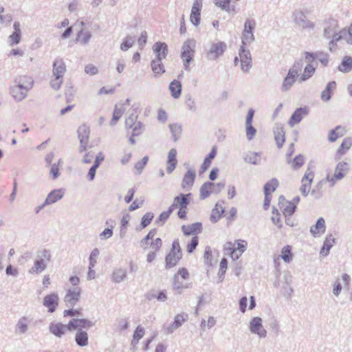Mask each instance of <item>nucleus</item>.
<instances>
[{
  "instance_id": "c85d7f7f",
  "label": "nucleus",
  "mask_w": 352,
  "mask_h": 352,
  "mask_svg": "<svg viewBox=\"0 0 352 352\" xmlns=\"http://www.w3.org/2000/svg\"><path fill=\"white\" fill-rule=\"evenodd\" d=\"M75 341L79 346H87L89 344L88 333L85 331L78 329L75 335Z\"/></svg>"
},
{
  "instance_id": "69168bd1",
  "label": "nucleus",
  "mask_w": 352,
  "mask_h": 352,
  "mask_svg": "<svg viewBox=\"0 0 352 352\" xmlns=\"http://www.w3.org/2000/svg\"><path fill=\"white\" fill-rule=\"evenodd\" d=\"M234 245H236V247H235L236 251L243 254L246 250L248 243L245 241L236 240Z\"/></svg>"
},
{
  "instance_id": "f3484780",
  "label": "nucleus",
  "mask_w": 352,
  "mask_h": 352,
  "mask_svg": "<svg viewBox=\"0 0 352 352\" xmlns=\"http://www.w3.org/2000/svg\"><path fill=\"white\" fill-rule=\"evenodd\" d=\"M314 175L309 169H307L301 180L300 192L302 195L307 196L310 191L311 184Z\"/></svg>"
},
{
  "instance_id": "0eeeda50",
  "label": "nucleus",
  "mask_w": 352,
  "mask_h": 352,
  "mask_svg": "<svg viewBox=\"0 0 352 352\" xmlns=\"http://www.w3.org/2000/svg\"><path fill=\"white\" fill-rule=\"evenodd\" d=\"M227 47L226 44L222 41L210 43L206 50V58L209 60H215L221 56Z\"/></svg>"
},
{
  "instance_id": "bf43d9fd",
  "label": "nucleus",
  "mask_w": 352,
  "mask_h": 352,
  "mask_svg": "<svg viewBox=\"0 0 352 352\" xmlns=\"http://www.w3.org/2000/svg\"><path fill=\"white\" fill-rule=\"evenodd\" d=\"M153 217H154V215L152 212L146 213L142 218V221H141L142 228H144L146 226H148L151 223Z\"/></svg>"
},
{
  "instance_id": "9d476101",
  "label": "nucleus",
  "mask_w": 352,
  "mask_h": 352,
  "mask_svg": "<svg viewBox=\"0 0 352 352\" xmlns=\"http://www.w3.org/2000/svg\"><path fill=\"white\" fill-rule=\"evenodd\" d=\"M239 56L241 62V68L243 72H248L252 67V56L246 45H241Z\"/></svg>"
},
{
  "instance_id": "1a4fd4ad",
  "label": "nucleus",
  "mask_w": 352,
  "mask_h": 352,
  "mask_svg": "<svg viewBox=\"0 0 352 352\" xmlns=\"http://www.w3.org/2000/svg\"><path fill=\"white\" fill-rule=\"evenodd\" d=\"M256 23L253 19H246L241 35V45H248L252 43L255 38L253 31L255 29Z\"/></svg>"
},
{
  "instance_id": "a19ab883",
  "label": "nucleus",
  "mask_w": 352,
  "mask_h": 352,
  "mask_svg": "<svg viewBox=\"0 0 352 352\" xmlns=\"http://www.w3.org/2000/svg\"><path fill=\"white\" fill-rule=\"evenodd\" d=\"M223 212L224 207L222 204L217 203L212 210L210 221L213 223L217 222Z\"/></svg>"
},
{
  "instance_id": "f8f14e48",
  "label": "nucleus",
  "mask_w": 352,
  "mask_h": 352,
  "mask_svg": "<svg viewBox=\"0 0 352 352\" xmlns=\"http://www.w3.org/2000/svg\"><path fill=\"white\" fill-rule=\"evenodd\" d=\"M78 133L80 141L79 152L82 153L86 151L89 142V127L85 124L81 125L78 129Z\"/></svg>"
},
{
  "instance_id": "09e8293b",
  "label": "nucleus",
  "mask_w": 352,
  "mask_h": 352,
  "mask_svg": "<svg viewBox=\"0 0 352 352\" xmlns=\"http://www.w3.org/2000/svg\"><path fill=\"white\" fill-rule=\"evenodd\" d=\"M30 322V320H28L26 317H22L20 318L16 324V330L20 333H25L28 329V324Z\"/></svg>"
},
{
  "instance_id": "774afa93",
  "label": "nucleus",
  "mask_w": 352,
  "mask_h": 352,
  "mask_svg": "<svg viewBox=\"0 0 352 352\" xmlns=\"http://www.w3.org/2000/svg\"><path fill=\"white\" fill-rule=\"evenodd\" d=\"M85 72L87 74L93 76L98 73V69L97 67L92 64H88L85 67Z\"/></svg>"
},
{
  "instance_id": "f257e3e1",
  "label": "nucleus",
  "mask_w": 352,
  "mask_h": 352,
  "mask_svg": "<svg viewBox=\"0 0 352 352\" xmlns=\"http://www.w3.org/2000/svg\"><path fill=\"white\" fill-rule=\"evenodd\" d=\"M52 75L50 82V87L55 91L60 89L65 74L67 71L65 63L63 58H56L53 63Z\"/></svg>"
},
{
  "instance_id": "6e6552de",
  "label": "nucleus",
  "mask_w": 352,
  "mask_h": 352,
  "mask_svg": "<svg viewBox=\"0 0 352 352\" xmlns=\"http://www.w3.org/2000/svg\"><path fill=\"white\" fill-rule=\"evenodd\" d=\"M248 329L252 334L257 336L260 339H263L267 337V330L263 327V320L260 317H253L250 319Z\"/></svg>"
},
{
  "instance_id": "603ef678",
  "label": "nucleus",
  "mask_w": 352,
  "mask_h": 352,
  "mask_svg": "<svg viewBox=\"0 0 352 352\" xmlns=\"http://www.w3.org/2000/svg\"><path fill=\"white\" fill-rule=\"evenodd\" d=\"M144 335V329L141 326H138L134 332L133 338L131 342L132 344L133 345L137 344L138 342H139V340L143 338Z\"/></svg>"
},
{
  "instance_id": "58836bf2",
  "label": "nucleus",
  "mask_w": 352,
  "mask_h": 352,
  "mask_svg": "<svg viewBox=\"0 0 352 352\" xmlns=\"http://www.w3.org/2000/svg\"><path fill=\"white\" fill-rule=\"evenodd\" d=\"M186 321V318L182 314H178L175 317L174 322L173 324L166 328L167 333H171L175 329L179 328L182 325V324Z\"/></svg>"
},
{
  "instance_id": "20e7f679",
  "label": "nucleus",
  "mask_w": 352,
  "mask_h": 352,
  "mask_svg": "<svg viewBox=\"0 0 352 352\" xmlns=\"http://www.w3.org/2000/svg\"><path fill=\"white\" fill-rule=\"evenodd\" d=\"M75 25L78 28L76 42L82 45H87L92 38V33L87 23L78 20Z\"/></svg>"
},
{
  "instance_id": "7ed1b4c3",
  "label": "nucleus",
  "mask_w": 352,
  "mask_h": 352,
  "mask_svg": "<svg viewBox=\"0 0 352 352\" xmlns=\"http://www.w3.org/2000/svg\"><path fill=\"white\" fill-rule=\"evenodd\" d=\"M51 259V252L46 249L39 250L36 252L33 266L28 272L32 274H39L47 268V263Z\"/></svg>"
},
{
  "instance_id": "6e6d98bb",
  "label": "nucleus",
  "mask_w": 352,
  "mask_h": 352,
  "mask_svg": "<svg viewBox=\"0 0 352 352\" xmlns=\"http://www.w3.org/2000/svg\"><path fill=\"white\" fill-rule=\"evenodd\" d=\"M123 113L124 109H122V108H119L117 105H116L113 114V118L110 122V124L112 126L115 125L117 123L118 120L121 118Z\"/></svg>"
},
{
  "instance_id": "c756f323",
  "label": "nucleus",
  "mask_w": 352,
  "mask_h": 352,
  "mask_svg": "<svg viewBox=\"0 0 352 352\" xmlns=\"http://www.w3.org/2000/svg\"><path fill=\"white\" fill-rule=\"evenodd\" d=\"M14 83L25 87L30 90L34 85V80L32 77L26 75L19 76L15 78Z\"/></svg>"
},
{
  "instance_id": "6ab92c4d",
  "label": "nucleus",
  "mask_w": 352,
  "mask_h": 352,
  "mask_svg": "<svg viewBox=\"0 0 352 352\" xmlns=\"http://www.w3.org/2000/svg\"><path fill=\"white\" fill-rule=\"evenodd\" d=\"M294 22L296 25L302 29L312 30L314 27V23L307 20L302 12H298L294 14Z\"/></svg>"
},
{
  "instance_id": "f03ea898",
  "label": "nucleus",
  "mask_w": 352,
  "mask_h": 352,
  "mask_svg": "<svg viewBox=\"0 0 352 352\" xmlns=\"http://www.w3.org/2000/svg\"><path fill=\"white\" fill-rule=\"evenodd\" d=\"M303 67V60L299 59L294 62L289 69L287 74L284 78L281 85V91L287 92L291 89L296 81L299 78V73Z\"/></svg>"
},
{
  "instance_id": "473e14b6",
  "label": "nucleus",
  "mask_w": 352,
  "mask_h": 352,
  "mask_svg": "<svg viewBox=\"0 0 352 352\" xmlns=\"http://www.w3.org/2000/svg\"><path fill=\"white\" fill-rule=\"evenodd\" d=\"M316 69V65H314L311 63H308L305 66L303 73L301 75L299 74L300 77L298 78V81L300 82H304V81H306L307 80H308L309 78H311L314 74Z\"/></svg>"
},
{
  "instance_id": "a211bd4d",
  "label": "nucleus",
  "mask_w": 352,
  "mask_h": 352,
  "mask_svg": "<svg viewBox=\"0 0 352 352\" xmlns=\"http://www.w3.org/2000/svg\"><path fill=\"white\" fill-rule=\"evenodd\" d=\"M153 51L155 56V59L162 60L168 54V45L163 42H156L153 46Z\"/></svg>"
},
{
  "instance_id": "7c9ffc66",
  "label": "nucleus",
  "mask_w": 352,
  "mask_h": 352,
  "mask_svg": "<svg viewBox=\"0 0 352 352\" xmlns=\"http://www.w3.org/2000/svg\"><path fill=\"white\" fill-rule=\"evenodd\" d=\"M182 258V253L180 251L174 252L170 251L169 254L166 256V267H173Z\"/></svg>"
},
{
  "instance_id": "37998d69",
  "label": "nucleus",
  "mask_w": 352,
  "mask_h": 352,
  "mask_svg": "<svg viewBox=\"0 0 352 352\" xmlns=\"http://www.w3.org/2000/svg\"><path fill=\"white\" fill-rule=\"evenodd\" d=\"M162 61V60L157 59H153L151 61V66L155 75L162 74L165 73V68Z\"/></svg>"
},
{
  "instance_id": "412c9836",
  "label": "nucleus",
  "mask_w": 352,
  "mask_h": 352,
  "mask_svg": "<svg viewBox=\"0 0 352 352\" xmlns=\"http://www.w3.org/2000/svg\"><path fill=\"white\" fill-rule=\"evenodd\" d=\"M59 298L55 293L47 295L43 299V305L48 309V311L53 313L58 306Z\"/></svg>"
},
{
  "instance_id": "338daca9",
  "label": "nucleus",
  "mask_w": 352,
  "mask_h": 352,
  "mask_svg": "<svg viewBox=\"0 0 352 352\" xmlns=\"http://www.w3.org/2000/svg\"><path fill=\"white\" fill-rule=\"evenodd\" d=\"M116 326V329L118 331H125L126 329H127V328L129 327V324H128L126 319L122 318V319L119 320L117 322Z\"/></svg>"
},
{
  "instance_id": "8fccbe9b",
  "label": "nucleus",
  "mask_w": 352,
  "mask_h": 352,
  "mask_svg": "<svg viewBox=\"0 0 352 352\" xmlns=\"http://www.w3.org/2000/svg\"><path fill=\"white\" fill-rule=\"evenodd\" d=\"M170 132L172 133L173 140L176 142L180 137L182 133V127L177 124H170L169 125Z\"/></svg>"
},
{
  "instance_id": "dca6fc26",
  "label": "nucleus",
  "mask_w": 352,
  "mask_h": 352,
  "mask_svg": "<svg viewBox=\"0 0 352 352\" xmlns=\"http://www.w3.org/2000/svg\"><path fill=\"white\" fill-rule=\"evenodd\" d=\"M202 0H194L190 16V22L195 26L199 25L201 19Z\"/></svg>"
},
{
  "instance_id": "4be33fe9",
  "label": "nucleus",
  "mask_w": 352,
  "mask_h": 352,
  "mask_svg": "<svg viewBox=\"0 0 352 352\" xmlns=\"http://www.w3.org/2000/svg\"><path fill=\"white\" fill-rule=\"evenodd\" d=\"M126 279L127 271L122 267L115 268L111 274V280L114 283H120Z\"/></svg>"
},
{
  "instance_id": "0e129e2a",
  "label": "nucleus",
  "mask_w": 352,
  "mask_h": 352,
  "mask_svg": "<svg viewBox=\"0 0 352 352\" xmlns=\"http://www.w3.org/2000/svg\"><path fill=\"white\" fill-rule=\"evenodd\" d=\"M292 168L298 169L301 167L304 164V157L302 155H299L296 156L291 162Z\"/></svg>"
},
{
  "instance_id": "13d9d810",
  "label": "nucleus",
  "mask_w": 352,
  "mask_h": 352,
  "mask_svg": "<svg viewBox=\"0 0 352 352\" xmlns=\"http://www.w3.org/2000/svg\"><path fill=\"white\" fill-rule=\"evenodd\" d=\"M281 258L285 263H289L291 260L292 253L289 245L284 246L281 251Z\"/></svg>"
},
{
  "instance_id": "ea45409f",
  "label": "nucleus",
  "mask_w": 352,
  "mask_h": 352,
  "mask_svg": "<svg viewBox=\"0 0 352 352\" xmlns=\"http://www.w3.org/2000/svg\"><path fill=\"white\" fill-rule=\"evenodd\" d=\"M338 69L342 73H349L352 69V57L344 56L338 66Z\"/></svg>"
},
{
  "instance_id": "393cba45",
  "label": "nucleus",
  "mask_w": 352,
  "mask_h": 352,
  "mask_svg": "<svg viewBox=\"0 0 352 352\" xmlns=\"http://www.w3.org/2000/svg\"><path fill=\"white\" fill-rule=\"evenodd\" d=\"M177 151L175 148H171L168 154L167 167L166 170L168 173L170 174L175 170L177 166Z\"/></svg>"
},
{
  "instance_id": "c9c22d12",
  "label": "nucleus",
  "mask_w": 352,
  "mask_h": 352,
  "mask_svg": "<svg viewBox=\"0 0 352 352\" xmlns=\"http://www.w3.org/2000/svg\"><path fill=\"white\" fill-rule=\"evenodd\" d=\"M336 87V82L335 81L329 82L325 89L321 93V99L323 101L327 102L331 98V94Z\"/></svg>"
},
{
  "instance_id": "5fc2aeb1",
  "label": "nucleus",
  "mask_w": 352,
  "mask_h": 352,
  "mask_svg": "<svg viewBox=\"0 0 352 352\" xmlns=\"http://www.w3.org/2000/svg\"><path fill=\"white\" fill-rule=\"evenodd\" d=\"M343 34H342V30L339 31L338 32H336L332 36V40L329 43V50L331 51H333L335 48V45L336 43L341 39H343Z\"/></svg>"
},
{
  "instance_id": "b1692460",
  "label": "nucleus",
  "mask_w": 352,
  "mask_h": 352,
  "mask_svg": "<svg viewBox=\"0 0 352 352\" xmlns=\"http://www.w3.org/2000/svg\"><path fill=\"white\" fill-rule=\"evenodd\" d=\"M190 195L191 194L188 193L186 195L181 194L180 195L175 197L170 208H172L173 211L176 208H186L189 204L188 197H190Z\"/></svg>"
},
{
  "instance_id": "2f4dec72",
  "label": "nucleus",
  "mask_w": 352,
  "mask_h": 352,
  "mask_svg": "<svg viewBox=\"0 0 352 352\" xmlns=\"http://www.w3.org/2000/svg\"><path fill=\"white\" fill-rule=\"evenodd\" d=\"M335 243V239L332 234H329L326 237L323 246L322 247L320 254L322 256H327L329 254L331 248Z\"/></svg>"
},
{
  "instance_id": "f704fd0d",
  "label": "nucleus",
  "mask_w": 352,
  "mask_h": 352,
  "mask_svg": "<svg viewBox=\"0 0 352 352\" xmlns=\"http://www.w3.org/2000/svg\"><path fill=\"white\" fill-rule=\"evenodd\" d=\"M201 223H195L188 226H183L182 229L185 235L195 234L201 231Z\"/></svg>"
},
{
  "instance_id": "864d4df0",
  "label": "nucleus",
  "mask_w": 352,
  "mask_h": 352,
  "mask_svg": "<svg viewBox=\"0 0 352 352\" xmlns=\"http://www.w3.org/2000/svg\"><path fill=\"white\" fill-rule=\"evenodd\" d=\"M134 42H135V38L133 36H127L123 40V42L122 43L121 45H120V49L122 51H126L133 46Z\"/></svg>"
},
{
  "instance_id": "cd10ccee",
  "label": "nucleus",
  "mask_w": 352,
  "mask_h": 352,
  "mask_svg": "<svg viewBox=\"0 0 352 352\" xmlns=\"http://www.w3.org/2000/svg\"><path fill=\"white\" fill-rule=\"evenodd\" d=\"M346 133V130L345 127L338 125L334 129L329 131L328 140L331 142H334L338 140V138L344 135Z\"/></svg>"
},
{
  "instance_id": "4468645a",
  "label": "nucleus",
  "mask_w": 352,
  "mask_h": 352,
  "mask_svg": "<svg viewBox=\"0 0 352 352\" xmlns=\"http://www.w3.org/2000/svg\"><path fill=\"white\" fill-rule=\"evenodd\" d=\"M94 325V322L87 319L73 318L69 322V331H74L82 329H89Z\"/></svg>"
},
{
  "instance_id": "a878e982",
  "label": "nucleus",
  "mask_w": 352,
  "mask_h": 352,
  "mask_svg": "<svg viewBox=\"0 0 352 352\" xmlns=\"http://www.w3.org/2000/svg\"><path fill=\"white\" fill-rule=\"evenodd\" d=\"M230 2L231 0H214L215 6L220 8L222 10L231 14L237 13L235 6L231 5Z\"/></svg>"
},
{
  "instance_id": "bb28decb",
  "label": "nucleus",
  "mask_w": 352,
  "mask_h": 352,
  "mask_svg": "<svg viewBox=\"0 0 352 352\" xmlns=\"http://www.w3.org/2000/svg\"><path fill=\"white\" fill-rule=\"evenodd\" d=\"M64 195L63 189H56L51 191L45 200V204L50 205L61 199Z\"/></svg>"
},
{
  "instance_id": "5701e85b",
  "label": "nucleus",
  "mask_w": 352,
  "mask_h": 352,
  "mask_svg": "<svg viewBox=\"0 0 352 352\" xmlns=\"http://www.w3.org/2000/svg\"><path fill=\"white\" fill-rule=\"evenodd\" d=\"M308 114L307 108L300 107L296 109V111L292 115L289 124L291 127H293L295 124H298L302 119V118Z\"/></svg>"
},
{
  "instance_id": "4c0bfd02",
  "label": "nucleus",
  "mask_w": 352,
  "mask_h": 352,
  "mask_svg": "<svg viewBox=\"0 0 352 352\" xmlns=\"http://www.w3.org/2000/svg\"><path fill=\"white\" fill-rule=\"evenodd\" d=\"M171 96L174 98H179L181 96L182 93V84L179 81L177 80H174L170 83L169 87H168Z\"/></svg>"
},
{
  "instance_id": "a18cd8bd",
  "label": "nucleus",
  "mask_w": 352,
  "mask_h": 352,
  "mask_svg": "<svg viewBox=\"0 0 352 352\" xmlns=\"http://www.w3.org/2000/svg\"><path fill=\"white\" fill-rule=\"evenodd\" d=\"M212 182H205L200 188V199H205L210 196L211 193H212L211 190Z\"/></svg>"
},
{
  "instance_id": "3c124183",
  "label": "nucleus",
  "mask_w": 352,
  "mask_h": 352,
  "mask_svg": "<svg viewBox=\"0 0 352 352\" xmlns=\"http://www.w3.org/2000/svg\"><path fill=\"white\" fill-rule=\"evenodd\" d=\"M278 186V182L276 179H272L265 184L264 186V192L271 194L273 192Z\"/></svg>"
},
{
  "instance_id": "e433bc0d",
  "label": "nucleus",
  "mask_w": 352,
  "mask_h": 352,
  "mask_svg": "<svg viewBox=\"0 0 352 352\" xmlns=\"http://www.w3.org/2000/svg\"><path fill=\"white\" fill-rule=\"evenodd\" d=\"M325 231V221L322 217H320L316 225L310 228V232L314 236H316L319 233H324Z\"/></svg>"
},
{
  "instance_id": "c03bdc74",
  "label": "nucleus",
  "mask_w": 352,
  "mask_h": 352,
  "mask_svg": "<svg viewBox=\"0 0 352 352\" xmlns=\"http://www.w3.org/2000/svg\"><path fill=\"white\" fill-rule=\"evenodd\" d=\"M244 160L252 164H258L260 162V155L258 153L249 151L244 155Z\"/></svg>"
},
{
  "instance_id": "4d7b16f0",
  "label": "nucleus",
  "mask_w": 352,
  "mask_h": 352,
  "mask_svg": "<svg viewBox=\"0 0 352 352\" xmlns=\"http://www.w3.org/2000/svg\"><path fill=\"white\" fill-rule=\"evenodd\" d=\"M100 254V251L98 248H94L91 252L89 258V266L91 267H94L97 263V259L98 258Z\"/></svg>"
},
{
  "instance_id": "2eb2a0df",
  "label": "nucleus",
  "mask_w": 352,
  "mask_h": 352,
  "mask_svg": "<svg viewBox=\"0 0 352 352\" xmlns=\"http://www.w3.org/2000/svg\"><path fill=\"white\" fill-rule=\"evenodd\" d=\"M49 331L56 337L60 338L69 331V323L64 324L60 322H52L49 324Z\"/></svg>"
},
{
  "instance_id": "052dcab7",
  "label": "nucleus",
  "mask_w": 352,
  "mask_h": 352,
  "mask_svg": "<svg viewBox=\"0 0 352 352\" xmlns=\"http://www.w3.org/2000/svg\"><path fill=\"white\" fill-rule=\"evenodd\" d=\"M204 262L208 265H212V254L211 248L209 246H207L205 249V252L204 255Z\"/></svg>"
},
{
  "instance_id": "ddd939ff",
  "label": "nucleus",
  "mask_w": 352,
  "mask_h": 352,
  "mask_svg": "<svg viewBox=\"0 0 352 352\" xmlns=\"http://www.w3.org/2000/svg\"><path fill=\"white\" fill-rule=\"evenodd\" d=\"M29 91L25 87L19 85L16 83H14L10 88V94L16 102L23 100L27 97Z\"/></svg>"
},
{
  "instance_id": "39448f33",
  "label": "nucleus",
  "mask_w": 352,
  "mask_h": 352,
  "mask_svg": "<svg viewBox=\"0 0 352 352\" xmlns=\"http://www.w3.org/2000/svg\"><path fill=\"white\" fill-rule=\"evenodd\" d=\"M195 46L196 41L192 38L186 40L182 47L181 58L186 69H188L189 64L194 56Z\"/></svg>"
},
{
  "instance_id": "e2e57ef3",
  "label": "nucleus",
  "mask_w": 352,
  "mask_h": 352,
  "mask_svg": "<svg viewBox=\"0 0 352 352\" xmlns=\"http://www.w3.org/2000/svg\"><path fill=\"white\" fill-rule=\"evenodd\" d=\"M342 34H343V40L349 44H352V25L347 30H342Z\"/></svg>"
},
{
  "instance_id": "49530a36",
  "label": "nucleus",
  "mask_w": 352,
  "mask_h": 352,
  "mask_svg": "<svg viewBox=\"0 0 352 352\" xmlns=\"http://www.w3.org/2000/svg\"><path fill=\"white\" fill-rule=\"evenodd\" d=\"M63 160L59 159L57 163L50 165V175L52 179H56L59 176L60 167L63 165Z\"/></svg>"
},
{
  "instance_id": "aec40b11",
  "label": "nucleus",
  "mask_w": 352,
  "mask_h": 352,
  "mask_svg": "<svg viewBox=\"0 0 352 352\" xmlns=\"http://www.w3.org/2000/svg\"><path fill=\"white\" fill-rule=\"evenodd\" d=\"M195 177V170L191 168H188L187 172L184 174L182 179V188L187 190H190L194 184Z\"/></svg>"
},
{
  "instance_id": "680f3d73",
  "label": "nucleus",
  "mask_w": 352,
  "mask_h": 352,
  "mask_svg": "<svg viewBox=\"0 0 352 352\" xmlns=\"http://www.w3.org/2000/svg\"><path fill=\"white\" fill-rule=\"evenodd\" d=\"M296 208V206L294 203L288 202L285 208L283 209V214L285 217L291 216L294 213Z\"/></svg>"
},
{
  "instance_id": "423d86ee",
  "label": "nucleus",
  "mask_w": 352,
  "mask_h": 352,
  "mask_svg": "<svg viewBox=\"0 0 352 352\" xmlns=\"http://www.w3.org/2000/svg\"><path fill=\"white\" fill-rule=\"evenodd\" d=\"M349 164L344 162H340L337 164L335 173L333 176L327 175L326 180L330 183V186L333 187L338 181L342 179L349 172Z\"/></svg>"
},
{
  "instance_id": "de8ad7c7",
  "label": "nucleus",
  "mask_w": 352,
  "mask_h": 352,
  "mask_svg": "<svg viewBox=\"0 0 352 352\" xmlns=\"http://www.w3.org/2000/svg\"><path fill=\"white\" fill-rule=\"evenodd\" d=\"M352 146V138L351 137H347L345 138L342 142L338 149V153L340 155H342L345 153L346 151H348Z\"/></svg>"
},
{
  "instance_id": "79ce46f5",
  "label": "nucleus",
  "mask_w": 352,
  "mask_h": 352,
  "mask_svg": "<svg viewBox=\"0 0 352 352\" xmlns=\"http://www.w3.org/2000/svg\"><path fill=\"white\" fill-rule=\"evenodd\" d=\"M338 30V25L337 21L334 20L329 21L328 25L324 28V36L327 38H331V36Z\"/></svg>"
},
{
  "instance_id": "72a5a7b5",
  "label": "nucleus",
  "mask_w": 352,
  "mask_h": 352,
  "mask_svg": "<svg viewBox=\"0 0 352 352\" xmlns=\"http://www.w3.org/2000/svg\"><path fill=\"white\" fill-rule=\"evenodd\" d=\"M275 140L278 148H281L285 141V132L280 126H276L274 129Z\"/></svg>"
},
{
  "instance_id": "9b49d317",
  "label": "nucleus",
  "mask_w": 352,
  "mask_h": 352,
  "mask_svg": "<svg viewBox=\"0 0 352 352\" xmlns=\"http://www.w3.org/2000/svg\"><path fill=\"white\" fill-rule=\"evenodd\" d=\"M81 289L79 287H73L67 289L64 301L67 307H73L79 300Z\"/></svg>"
}]
</instances>
